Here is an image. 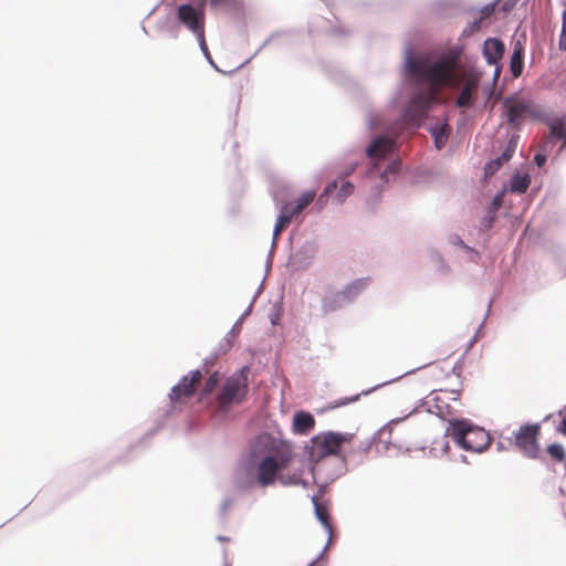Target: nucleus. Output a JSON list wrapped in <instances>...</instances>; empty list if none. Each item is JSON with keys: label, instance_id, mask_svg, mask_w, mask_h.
I'll return each instance as SVG.
<instances>
[{"label": "nucleus", "instance_id": "obj_1", "mask_svg": "<svg viewBox=\"0 0 566 566\" xmlns=\"http://www.w3.org/2000/svg\"><path fill=\"white\" fill-rule=\"evenodd\" d=\"M450 70L444 59L430 61L427 55L415 54L411 42L402 50L399 85L388 102V108L397 109V122L424 127L430 134L434 148L446 147L451 129L447 116L433 118L431 111L437 104L436 88L446 83Z\"/></svg>", "mask_w": 566, "mask_h": 566}, {"label": "nucleus", "instance_id": "obj_2", "mask_svg": "<svg viewBox=\"0 0 566 566\" xmlns=\"http://www.w3.org/2000/svg\"><path fill=\"white\" fill-rule=\"evenodd\" d=\"M293 459L291 441L270 432L256 434L248 450L242 452L233 471V485L240 492L254 489H265L277 481L283 486L302 485L307 488V481L300 472L283 476Z\"/></svg>", "mask_w": 566, "mask_h": 566}, {"label": "nucleus", "instance_id": "obj_3", "mask_svg": "<svg viewBox=\"0 0 566 566\" xmlns=\"http://www.w3.org/2000/svg\"><path fill=\"white\" fill-rule=\"evenodd\" d=\"M395 124L396 120H390L373 109L366 112V133L369 139L364 147L363 157L367 161L365 177L371 182L369 199L376 202L380 200L384 189L407 171L391 137Z\"/></svg>", "mask_w": 566, "mask_h": 566}, {"label": "nucleus", "instance_id": "obj_4", "mask_svg": "<svg viewBox=\"0 0 566 566\" xmlns=\"http://www.w3.org/2000/svg\"><path fill=\"white\" fill-rule=\"evenodd\" d=\"M304 451L314 481L316 482V476L324 475V483L318 488L319 493H323L329 483L348 470L346 457L339 453L334 440L327 436V431L312 437L310 444H305Z\"/></svg>", "mask_w": 566, "mask_h": 566}, {"label": "nucleus", "instance_id": "obj_5", "mask_svg": "<svg viewBox=\"0 0 566 566\" xmlns=\"http://www.w3.org/2000/svg\"><path fill=\"white\" fill-rule=\"evenodd\" d=\"M502 106L504 108L503 116L511 128L520 129L523 115H527L544 123L548 127L552 137L563 142V145L566 146V115L551 118L533 101L517 98L516 94L505 96Z\"/></svg>", "mask_w": 566, "mask_h": 566}, {"label": "nucleus", "instance_id": "obj_6", "mask_svg": "<svg viewBox=\"0 0 566 566\" xmlns=\"http://www.w3.org/2000/svg\"><path fill=\"white\" fill-rule=\"evenodd\" d=\"M446 434L450 436L452 441L467 452L483 453L491 443L489 432L468 418L449 419Z\"/></svg>", "mask_w": 566, "mask_h": 566}, {"label": "nucleus", "instance_id": "obj_7", "mask_svg": "<svg viewBox=\"0 0 566 566\" xmlns=\"http://www.w3.org/2000/svg\"><path fill=\"white\" fill-rule=\"evenodd\" d=\"M369 283L370 277L366 276L352 280L340 289H327L321 301V310L328 314L352 305L363 295Z\"/></svg>", "mask_w": 566, "mask_h": 566}, {"label": "nucleus", "instance_id": "obj_8", "mask_svg": "<svg viewBox=\"0 0 566 566\" xmlns=\"http://www.w3.org/2000/svg\"><path fill=\"white\" fill-rule=\"evenodd\" d=\"M249 366H242L224 380L220 389V397L224 401L221 407L222 416H227L233 405L244 401L248 395V375Z\"/></svg>", "mask_w": 566, "mask_h": 566}, {"label": "nucleus", "instance_id": "obj_9", "mask_svg": "<svg viewBox=\"0 0 566 566\" xmlns=\"http://www.w3.org/2000/svg\"><path fill=\"white\" fill-rule=\"evenodd\" d=\"M176 21L179 25L190 31L196 39L205 35L206 28V2H184L176 7Z\"/></svg>", "mask_w": 566, "mask_h": 566}, {"label": "nucleus", "instance_id": "obj_10", "mask_svg": "<svg viewBox=\"0 0 566 566\" xmlns=\"http://www.w3.org/2000/svg\"><path fill=\"white\" fill-rule=\"evenodd\" d=\"M539 434V423H523L517 431L514 432V439H510V444H514L524 457L537 459L541 450L538 442Z\"/></svg>", "mask_w": 566, "mask_h": 566}, {"label": "nucleus", "instance_id": "obj_11", "mask_svg": "<svg viewBox=\"0 0 566 566\" xmlns=\"http://www.w3.org/2000/svg\"><path fill=\"white\" fill-rule=\"evenodd\" d=\"M317 245L312 239L305 240L293 253L290 254L286 269L292 273L306 270L316 253Z\"/></svg>", "mask_w": 566, "mask_h": 566}, {"label": "nucleus", "instance_id": "obj_12", "mask_svg": "<svg viewBox=\"0 0 566 566\" xmlns=\"http://www.w3.org/2000/svg\"><path fill=\"white\" fill-rule=\"evenodd\" d=\"M431 363H428V364H424L422 366H419L417 368H413V369H410L408 371H405L402 375L400 376H397L392 379H389L387 381H384L382 384H379V385H376L369 389H366V390H363L360 394H356V395H353V396H349V397H343V398H339L333 402H329L325 408L322 409V411H325V410H333L335 408H339V407H344V406H347L349 403H354L356 401H358L360 399L361 396H367L369 395L371 391L385 386V385H388V384H391V382H395L399 379H401L402 377L407 376V375H412L415 374L417 370H420L427 366H429Z\"/></svg>", "mask_w": 566, "mask_h": 566}, {"label": "nucleus", "instance_id": "obj_13", "mask_svg": "<svg viewBox=\"0 0 566 566\" xmlns=\"http://www.w3.org/2000/svg\"><path fill=\"white\" fill-rule=\"evenodd\" d=\"M506 51L505 43L497 36H488L482 44V56L490 66H497Z\"/></svg>", "mask_w": 566, "mask_h": 566}, {"label": "nucleus", "instance_id": "obj_14", "mask_svg": "<svg viewBox=\"0 0 566 566\" xmlns=\"http://www.w3.org/2000/svg\"><path fill=\"white\" fill-rule=\"evenodd\" d=\"M525 42V35L513 40L509 66L514 78L520 77L524 71Z\"/></svg>", "mask_w": 566, "mask_h": 566}, {"label": "nucleus", "instance_id": "obj_15", "mask_svg": "<svg viewBox=\"0 0 566 566\" xmlns=\"http://www.w3.org/2000/svg\"><path fill=\"white\" fill-rule=\"evenodd\" d=\"M399 420L400 419H391L386 424H384L370 438L359 444V451L367 453L371 449L373 444L377 442H384L387 449L391 438V426L398 423Z\"/></svg>", "mask_w": 566, "mask_h": 566}, {"label": "nucleus", "instance_id": "obj_16", "mask_svg": "<svg viewBox=\"0 0 566 566\" xmlns=\"http://www.w3.org/2000/svg\"><path fill=\"white\" fill-rule=\"evenodd\" d=\"M315 426L313 415L305 410H297L292 418V430L297 434H307Z\"/></svg>", "mask_w": 566, "mask_h": 566}, {"label": "nucleus", "instance_id": "obj_17", "mask_svg": "<svg viewBox=\"0 0 566 566\" xmlns=\"http://www.w3.org/2000/svg\"><path fill=\"white\" fill-rule=\"evenodd\" d=\"M531 185V175L528 172H520L516 170L509 179L506 184L503 185V188L506 189V192L513 193H525Z\"/></svg>", "mask_w": 566, "mask_h": 566}, {"label": "nucleus", "instance_id": "obj_18", "mask_svg": "<svg viewBox=\"0 0 566 566\" xmlns=\"http://www.w3.org/2000/svg\"><path fill=\"white\" fill-rule=\"evenodd\" d=\"M253 310V302H251L245 311L241 314V316L235 321L232 328L227 333V335L223 337V339L220 342V350L221 353H227L232 344L233 338L239 334L241 329V325L244 322V319L252 313Z\"/></svg>", "mask_w": 566, "mask_h": 566}, {"label": "nucleus", "instance_id": "obj_19", "mask_svg": "<svg viewBox=\"0 0 566 566\" xmlns=\"http://www.w3.org/2000/svg\"><path fill=\"white\" fill-rule=\"evenodd\" d=\"M441 399L439 397H433L432 399L421 398L417 401L416 406L410 410L405 417L399 418L400 421L407 419L409 416L420 412L421 410H426L428 413L439 415L442 411V406L440 405Z\"/></svg>", "mask_w": 566, "mask_h": 566}, {"label": "nucleus", "instance_id": "obj_20", "mask_svg": "<svg viewBox=\"0 0 566 566\" xmlns=\"http://www.w3.org/2000/svg\"><path fill=\"white\" fill-rule=\"evenodd\" d=\"M311 501L313 504L315 518L319 522L324 531L331 536L332 526L328 521L329 512L327 504L324 501H319L317 495H312Z\"/></svg>", "mask_w": 566, "mask_h": 566}, {"label": "nucleus", "instance_id": "obj_21", "mask_svg": "<svg viewBox=\"0 0 566 566\" xmlns=\"http://www.w3.org/2000/svg\"><path fill=\"white\" fill-rule=\"evenodd\" d=\"M408 42H410V40H408ZM406 43H407V41L405 42V44ZM411 43H413V42L411 41ZM412 45L415 48V54L426 55V53H422V52L418 51V49L416 48L415 44H412ZM464 49H465L464 44L458 43V44L453 45L452 49L450 50L449 60L446 56H442V55L439 56V59H441V57L444 59V61L447 62V65H448V67L450 70L448 80L451 77L452 67L457 66L458 60L463 54ZM427 56L430 59V61H436V59H431L428 54H427ZM437 60H438V57H437Z\"/></svg>", "mask_w": 566, "mask_h": 566}, {"label": "nucleus", "instance_id": "obj_22", "mask_svg": "<svg viewBox=\"0 0 566 566\" xmlns=\"http://www.w3.org/2000/svg\"><path fill=\"white\" fill-rule=\"evenodd\" d=\"M193 385L188 380V376H184L178 384L171 387L169 392L170 402L177 401L180 397L192 396Z\"/></svg>", "mask_w": 566, "mask_h": 566}, {"label": "nucleus", "instance_id": "obj_23", "mask_svg": "<svg viewBox=\"0 0 566 566\" xmlns=\"http://www.w3.org/2000/svg\"><path fill=\"white\" fill-rule=\"evenodd\" d=\"M273 200L275 202V206L279 207L277 216H282L284 218L283 222H285V224H290L293 217L300 213L298 211L293 210L294 209L293 202L279 200V197L275 192L273 193Z\"/></svg>", "mask_w": 566, "mask_h": 566}, {"label": "nucleus", "instance_id": "obj_24", "mask_svg": "<svg viewBox=\"0 0 566 566\" xmlns=\"http://www.w3.org/2000/svg\"><path fill=\"white\" fill-rule=\"evenodd\" d=\"M338 185L336 191L333 193L335 195L333 198V201H335L337 205H342L347 197H349L354 191V184L343 179L338 180Z\"/></svg>", "mask_w": 566, "mask_h": 566}, {"label": "nucleus", "instance_id": "obj_25", "mask_svg": "<svg viewBox=\"0 0 566 566\" xmlns=\"http://www.w3.org/2000/svg\"><path fill=\"white\" fill-rule=\"evenodd\" d=\"M512 157H502V153L493 159H490L483 169L484 178L492 177L504 164L509 163Z\"/></svg>", "mask_w": 566, "mask_h": 566}, {"label": "nucleus", "instance_id": "obj_26", "mask_svg": "<svg viewBox=\"0 0 566 566\" xmlns=\"http://www.w3.org/2000/svg\"><path fill=\"white\" fill-rule=\"evenodd\" d=\"M449 436L446 433L442 437H439L432 441V446L429 450V453L432 457H441L443 454H447L450 450L449 441L447 440Z\"/></svg>", "mask_w": 566, "mask_h": 566}, {"label": "nucleus", "instance_id": "obj_27", "mask_svg": "<svg viewBox=\"0 0 566 566\" xmlns=\"http://www.w3.org/2000/svg\"><path fill=\"white\" fill-rule=\"evenodd\" d=\"M442 176L441 171L432 168H421L416 172V179L419 182H433L440 179Z\"/></svg>", "mask_w": 566, "mask_h": 566}, {"label": "nucleus", "instance_id": "obj_28", "mask_svg": "<svg viewBox=\"0 0 566 566\" xmlns=\"http://www.w3.org/2000/svg\"><path fill=\"white\" fill-rule=\"evenodd\" d=\"M546 452L548 455L557 462L566 461V450L564 446L559 442H553L546 447Z\"/></svg>", "mask_w": 566, "mask_h": 566}, {"label": "nucleus", "instance_id": "obj_29", "mask_svg": "<svg viewBox=\"0 0 566 566\" xmlns=\"http://www.w3.org/2000/svg\"><path fill=\"white\" fill-rule=\"evenodd\" d=\"M172 406H169L163 413L161 418L157 420L156 426L150 428L145 436L138 441L137 444H142L146 439L154 437L161 428L165 427L166 419L169 417Z\"/></svg>", "mask_w": 566, "mask_h": 566}, {"label": "nucleus", "instance_id": "obj_30", "mask_svg": "<svg viewBox=\"0 0 566 566\" xmlns=\"http://www.w3.org/2000/svg\"><path fill=\"white\" fill-rule=\"evenodd\" d=\"M432 262L436 264V271L438 274L447 276L451 273V266L448 264V262L443 259V256L437 252L433 251L431 255Z\"/></svg>", "mask_w": 566, "mask_h": 566}, {"label": "nucleus", "instance_id": "obj_31", "mask_svg": "<svg viewBox=\"0 0 566 566\" xmlns=\"http://www.w3.org/2000/svg\"><path fill=\"white\" fill-rule=\"evenodd\" d=\"M327 436L334 440L339 453H343L342 444L350 442L355 437L354 433L338 432V431H332V430L327 431Z\"/></svg>", "mask_w": 566, "mask_h": 566}, {"label": "nucleus", "instance_id": "obj_32", "mask_svg": "<svg viewBox=\"0 0 566 566\" xmlns=\"http://www.w3.org/2000/svg\"><path fill=\"white\" fill-rule=\"evenodd\" d=\"M315 190H305L296 199L294 203V211L301 212L315 197Z\"/></svg>", "mask_w": 566, "mask_h": 566}, {"label": "nucleus", "instance_id": "obj_33", "mask_svg": "<svg viewBox=\"0 0 566 566\" xmlns=\"http://www.w3.org/2000/svg\"><path fill=\"white\" fill-rule=\"evenodd\" d=\"M472 103H473V94H472L471 87L469 85H467L460 91V93L457 97V101H455V105L458 107H465V106L472 105Z\"/></svg>", "mask_w": 566, "mask_h": 566}, {"label": "nucleus", "instance_id": "obj_34", "mask_svg": "<svg viewBox=\"0 0 566 566\" xmlns=\"http://www.w3.org/2000/svg\"><path fill=\"white\" fill-rule=\"evenodd\" d=\"M337 186H338L337 179L329 181L325 186L324 190L322 191V193L318 196V199H317V205L319 207H322L323 205H325L327 202L328 197L332 196L336 191Z\"/></svg>", "mask_w": 566, "mask_h": 566}, {"label": "nucleus", "instance_id": "obj_35", "mask_svg": "<svg viewBox=\"0 0 566 566\" xmlns=\"http://www.w3.org/2000/svg\"><path fill=\"white\" fill-rule=\"evenodd\" d=\"M221 379L222 375L219 371L210 374L205 384L203 395L211 394L217 388Z\"/></svg>", "mask_w": 566, "mask_h": 566}, {"label": "nucleus", "instance_id": "obj_36", "mask_svg": "<svg viewBox=\"0 0 566 566\" xmlns=\"http://www.w3.org/2000/svg\"><path fill=\"white\" fill-rule=\"evenodd\" d=\"M283 312L282 302H275L269 313V319L272 326H277L280 324Z\"/></svg>", "mask_w": 566, "mask_h": 566}, {"label": "nucleus", "instance_id": "obj_37", "mask_svg": "<svg viewBox=\"0 0 566 566\" xmlns=\"http://www.w3.org/2000/svg\"><path fill=\"white\" fill-rule=\"evenodd\" d=\"M198 41V44H199V48H200V51L202 52L205 59L207 60V62L218 72H222L218 65L214 63L211 54H210V51H209V48H208V44L206 42V36H200L197 39Z\"/></svg>", "mask_w": 566, "mask_h": 566}, {"label": "nucleus", "instance_id": "obj_38", "mask_svg": "<svg viewBox=\"0 0 566 566\" xmlns=\"http://www.w3.org/2000/svg\"><path fill=\"white\" fill-rule=\"evenodd\" d=\"M497 219L496 212L485 209V214L482 217L480 222V231H488L490 230L495 220Z\"/></svg>", "mask_w": 566, "mask_h": 566}, {"label": "nucleus", "instance_id": "obj_39", "mask_svg": "<svg viewBox=\"0 0 566 566\" xmlns=\"http://www.w3.org/2000/svg\"><path fill=\"white\" fill-rule=\"evenodd\" d=\"M481 28V18L474 19L462 30L460 39H467L478 32Z\"/></svg>", "mask_w": 566, "mask_h": 566}, {"label": "nucleus", "instance_id": "obj_40", "mask_svg": "<svg viewBox=\"0 0 566 566\" xmlns=\"http://www.w3.org/2000/svg\"><path fill=\"white\" fill-rule=\"evenodd\" d=\"M506 193V189L502 187L501 190H499L493 198L491 199L489 206L486 209L492 210L494 212H497V210L502 207L503 197Z\"/></svg>", "mask_w": 566, "mask_h": 566}, {"label": "nucleus", "instance_id": "obj_41", "mask_svg": "<svg viewBox=\"0 0 566 566\" xmlns=\"http://www.w3.org/2000/svg\"><path fill=\"white\" fill-rule=\"evenodd\" d=\"M283 220L284 218L282 216L276 217L272 234V241H274V243H277L280 234L289 227Z\"/></svg>", "mask_w": 566, "mask_h": 566}, {"label": "nucleus", "instance_id": "obj_42", "mask_svg": "<svg viewBox=\"0 0 566 566\" xmlns=\"http://www.w3.org/2000/svg\"><path fill=\"white\" fill-rule=\"evenodd\" d=\"M557 416L560 417L559 422L555 426V431L564 437H566V405L560 408L557 412Z\"/></svg>", "mask_w": 566, "mask_h": 566}, {"label": "nucleus", "instance_id": "obj_43", "mask_svg": "<svg viewBox=\"0 0 566 566\" xmlns=\"http://www.w3.org/2000/svg\"><path fill=\"white\" fill-rule=\"evenodd\" d=\"M211 8H218L220 6H226L229 8L238 9L241 7L242 2L240 0H209Z\"/></svg>", "mask_w": 566, "mask_h": 566}, {"label": "nucleus", "instance_id": "obj_44", "mask_svg": "<svg viewBox=\"0 0 566 566\" xmlns=\"http://www.w3.org/2000/svg\"><path fill=\"white\" fill-rule=\"evenodd\" d=\"M359 166V161L356 160V161H353L350 164H348L337 176V180H343V179H347L349 176H352L356 169L358 168Z\"/></svg>", "mask_w": 566, "mask_h": 566}, {"label": "nucleus", "instance_id": "obj_45", "mask_svg": "<svg viewBox=\"0 0 566 566\" xmlns=\"http://www.w3.org/2000/svg\"><path fill=\"white\" fill-rule=\"evenodd\" d=\"M517 136H512L507 144L505 145L504 149L502 150V157H513L516 147H517Z\"/></svg>", "mask_w": 566, "mask_h": 566}, {"label": "nucleus", "instance_id": "obj_46", "mask_svg": "<svg viewBox=\"0 0 566 566\" xmlns=\"http://www.w3.org/2000/svg\"><path fill=\"white\" fill-rule=\"evenodd\" d=\"M499 2H500V0H493L489 3H486L485 6H483L482 8H480L481 14L484 17L493 14Z\"/></svg>", "mask_w": 566, "mask_h": 566}, {"label": "nucleus", "instance_id": "obj_47", "mask_svg": "<svg viewBox=\"0 0 566 566\" xmlns=\"http://www.w3.org/2000/svg\"><path fill=\"white\" fill-rule=\"evenodd\" d=\"M223 354L224 353H221L219 347L218 350H216L210 357L205 358L203 367L206 368V370H209L214 365L219 356Z\"/></svg>", "mask_w": 566, "mask_h": 566}, {"label": "nucleus", "instance_id": "obj_48", "mask_svg": "<svg viewBox=\"0 0 566 566\" xmlns=\"http://www.w3.org/2000/svg\"><path fill=\"white\" fill-rule=\"evenodd\" d=\"M483 325H484V321H482V323L479 325L478 329L475 331L474 335L469 340L467 348H465V353H468L472 348V346L481 338Z\"/></svg>", "mask_w": 566, "mask_h": 566}, {"label": "nucleus", "instance_id": "obj_49", "mask_svg": "<svg viewBox=\"0 0 566 566\" xmlns=\"http://www.w3.org/2000/svg\"><path fill=\"white\" fill-rule=\"evenodd\" d=\"M327 545L323 548V551L318 554V556L313 559L307 566H324L327 562V556L325 554Z\"/></svg>", "mask_w": 566, "mask_h": 566}, {"label": "nucleus", "instance_id": "obj_50", "mask_svg": "<svg viewBox=\"0 0 566 566\" xmlns=\"http://www.w3.org/2000/svg\"><path fill=\"white\" fill-rule=\"evenodd\" d=\"M533 161L534 164L538 167V168H542L545 166L546 161H547V155L543 151H537L535 155H534V158H533Z\"/></svg>", "mask_w": 566, "mask_h": 566}, {"label": "nucleus", "instance_id": "obj_51", "mask_svg": "<svg viewBox=\"0 0 566 566\" xmlns=\"http://www.w3.org/2000/svg\"><path fill=\"white\" fill-rule=\"evenodd\" d=\"M449 243L454 245V247H459L461 248L462 250L465 248L467 243H464V241L461 239V237L457 233H452L450 234L449 237Z\"/></svg>", "mask_w": 566, "mask_h": 566}, {"label": "nucleus", "instance_id": "obj_52", "mask_svg": "<svg viewBox=\"0 0 566 566\" xmlns=\"http://www.w3.org/2000/svg\"><path fill=\"white\" fill-rule=\"evenodd\" d=\"M520 0H505L501 4V11L504 13L511 12Z\"/></svg>", "mask_w": 566, "mask_h": 566}, {"label": "nucleus", "instance_id": "obj_53", "mask_svg": "<svg viewBox=\"0 0 566 566\" xmlns=\"http://www.w3.org/2000/svg\"><path fill=\"white\" fill-rule=\"evenodd\" d=\"M469 254V260L471 262L478 263V259L480 258V253L472 247L465 245L463 249Z\"/></svg>", "mask_w": 566, "mask_h": 566}, {"label": "nucleus", "instance_id": "obj_54", "mask_svg": "<svg viewBox=\"0 0 566 566\" xmlns=\"http://www.w3.org/2000/svg\"><path fill=\"white\" fill-rule=\"evenodd\" d=\"M280 34H281L280 32H274V33H272L269 38H266V39L263 41V43L259 46V49L254 52V54H253V56H252V57H254L256 54H259V53H260L264 48H266V46L271 43V41H272L273 39H275V38H276V36H279Z\"/></svg>", "mask_w": 566, "mask_h": 566}, {"label": "nucleus", "instance_id": "obj_55", "mask_svg": "<svg viewBox=\"0 0 566 566\" xmlns=\"http://www.w3.org/2000/svg\"><path fill=\"white\" fill-rule=\"evenodd\" d=\"M465 354H467V353H464V354H463V355H462V356H461V357L455 361L454 366L452 367L451 373H452V374H454V375H457L458 377H460L461 371H462V369H463V359H464V355H465Z\"/></svg>", "mask_w": 566, "mask_h": 566}, {"label": "nucleus", "instance_id": "obj_56", "mask_svg": "<svg viewBox=\"0 0 566 566\" xmlns=\"http://www.w3.org/2000/svg\"><path fill=\"white\" fill-rule=\"evenodd\" d=\"M558 46L560 51H566V25H562L560 34L558 40Z\"/></svg>", "mask_w": 566, "mask_h": 566}, {"label": "nucleus", "instance_id": "obj_57", "mask_svg": "<svg viewBox=\"0 0 566 566\" xmlns=\"http://www.w3.org/2000/svg\"><path fill=\"white\" fill-rule=\"evenodd\" d=\"M188 376V380H191V384L193 385L197 380H199L202 377V373L200 369L190 370Z\"/></svg>", "mask_w": 566, "mask_h": 566}, {"label": "nucleus", "instance_id": "obj_58", "mask_svg": "<svg viewBox=\"0 0 566 566\" xmlns=\"http://www.w3.org/2000/svg\"><path fill=\"white\" fill-rule=\"evenodd\" d=\"M232 504V499L231 497H227L222 501L221 505H220V514L221 515H224L228 511V509L230 507V505Z\"/></svg>", "mask_w": 566, "mask_h": 566}, {"label": "nucleus", "instance_id": "obj_59", "mask_svg": "<svg viewBox=\"0 0 566 566\" xmlns=\"http://www.w3.org/2000/svg\"><path fill=\"white\" fill-rule=\"evenodd\" d=\"M502 72V64L497 63V66H494V74L492 78V83L495 84L500 77V74Z\"/></svg>", "mask_w": 566, "mask_h": 566}, {"label": "nucleus", "instance_id": "obj_60", "mask_svg": "<svg viewBox=\"0 0 566 566\" xmlns=\"http://www.w3.org/2000/svg\"><path fill=\"white\" fill-rule=\"evenodd\" d=\"M275 248H276V243H274V241H272L270 251L268 253L266 268L270 265V263H271V261L273 259V255H274V252H275Z\"/></svg>", "mask_w": 566, "mask_h": 566}, {"label": "nucleus", "instance_id": "obj_61", "mask_svg": "<svg viewBox=\"0 0 566 566\" xmlns=\"http://www.w3.org/2000/svg\"><path fill=\"white\" fill-rule=\"evenodd\" d=\"M164 0H159L155 6L154 8L149 11V13L146 15V18H149L161 4H163Z\"/></svg>", "mask_w": 566, "mask_h": 566}, {"label": "nucleus", "instance_id": "obj_62", "mask_svg": "<svg viewBox=\"0 0 566 566\" xmlns=\"http://www.w3.org/2000/svg\"><path fill=\"white\" fill-rule=\"evenodd\" d=\"M507 449L509 448L502 441H499L496 443V451L502 452V451H506Z\"/></svg>", "mask_w": 566, "mask_h": 566}, {"label": "nucleus", "instance_id": "obj_63", "mask_svg": "<svg viewBox=\"0 0 566 566\" xmlns=\"http://www.w3.org/2000/svg\"><path fill=\"white\" fill-rule=\"evenodd\" d=\"M262 289H263V283H261V285L259 286V289L256 290L254 296H253V300L251 302L254 303V301L258 298V296L262 293Z\"/></svg>", "mask_w": 566, "mask_h": 566}, {"label": "nucleus", "instance_id": "obj_64", "mask_svg": "<svg viewBox=\"0 0 566 566\" xmlns=\"http://www.w3.org/2000/svg\"><path fill=\"white\" fill-rule=\"evenodd\" d=\"M566 25V6L562 11V25Z\"/></svg>", "mask_w": 566, "mask_h": 566}]
</instances>
